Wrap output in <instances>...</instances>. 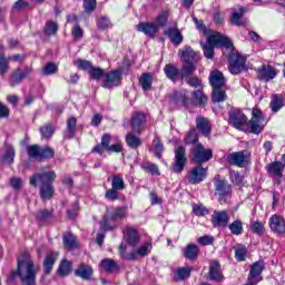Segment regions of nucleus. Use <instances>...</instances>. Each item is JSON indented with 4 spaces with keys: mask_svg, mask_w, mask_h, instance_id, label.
Returning <instances> with one entry per match:
<instances>
[{
    "mask_svg": "<svg viewBox=\"0 0 285 285\" xmlns=\"http://www.w3.org/2000/svg\"><path fill=\"white\" fill-rule=\"evenodd\" d=\"M10 70V59L6 58V55H0V77L8 75Z\"/></svg>",
    "mask_w": 285,
    "mask_h": 285,
    "instance_id": "nucleus-44",
    "label": "nucleus"
},
{
    "mask_svg": "<svg viewBox=\"0 0 285 285\" xmlns=\"http://www.w3.org/2000/svg\"><path fill=\"white\" fill-rule=\"evenodd\" d=\"M59 70V67H57V65H55V62H48L43 69L42 72L46 76H50V75H56V72Z\"/></svg>",
    "mask_w": 285,
    "mask_h": 285,
    "instance_id": "nucleus-61",
    "label": "nucleus"
},
{
    "mask_svg": "<svg viewBox=\"0 0 285 285\" xmlns=\"http://www.w3.org/2000/svg\"><path fill=\"white\" fill-rule=\"evenodd\" d=\"M246 253H248L246 246L238 245L235 249V258L237 259V262H244V259H246Z\"/></svg>",
    "mask_w": 285,
    "mask_h": 285,
    "instance_id": "nucleus-54",
    "label": "nucleus"
},
{
    "mask_svg": "<svg viewBox=\"0 0 285 285\" xmlns=\"http://www.w3.org/2000/svg\"><path fill=\"white\" fill-rule=\"evenodd\" d=\"M180 59L184 63H197L199 61V57L197 52L193 50L191 47H185L184 49L179 50Z\"/></svg>",
    "mask_w": 285,
    "mask_h": 285,
    "instance_id": "nucleus-20",
    "label": "nucleus"
},
{
    "mask_svg": "<svg viewBox=\"0 0 285 285\" xmlns=\"http://www.w3.org/2000/svg\"><path fill=\"white\" fill-rule=\"evenodd\" d=\"M121 83V71L114 70L105 75V80L102 81V88H115Z\"/></svg>",
    "mask_w": 285,
    "mask_h": 285,
    "instance_id": "nucleus-15",
    "label": "nucleus"
},
{
    "mask_svg": "<svg viewBox=\"0 0 285 285\" xmlns=\"http://www.w3.org/2000/svg\"><path fill=\"white\" fill-rule=\"evenodd\" d=\"M183 255L185 259H189V262H195V259L199 257V247L195 244H189L185 247Z\"/></svg>",
    "mask_w": 285,
    "mask_h": 285,
    "instance_id": "nucleus-28",
    "label": "nucleus"
},
{
    "mask_svg": "<svg viewBox=\"0 0 285 285\" xmlns=\"http://www.w3.org/2000/svg\"><path fill=\"white\" fill-rule=\"evenodd\" d=\"M146 125V115L144 112H135L131 117V127L135 132H141Z\"/></svg>",
    "mask_w": 285,
    "mask_h": 285,
    "instance_id": "nucleus-22",
    "label": "nucleus"
},
{
    "mask_svg": "<svg viewBox=\"0 0 285 285\" xmlns=\"http://www.w3.org/2000/svg\"><path fill=\"white\" fill-rule=\"evenodd\" d=\"M229 220L230 217H228V213L226 210H215L212 215V224L215 228H226Z\"/></svg>",
    "mask_w": 285,
    "mask_h": 285,
    "instance_id": "nucleus-16",
    "label": "nucleus"
},
{
    "mask_svg": "<svg viewBox=\"0 0 285 285\" xmlns=\"http://www.w3.org/2000/svg\"><path fill=\"white\" fill-rule=\"evenodd\" d=\"M264 120V114L258 108H253L252 119L248 121V128L254 135H259L264 127H262V121Z\"/></svg>",
    "mask_w": 285,
    "mask_h": 285,
    "instance_id": "nucleus-12",
    "label": "nucleus"
},
{
    "mask_svg": "<svg viewBox=\"0 0 285 285\" xmlns=\"http://www.w3.org/2000/svg\"><path fill=\"white\" fill-rule=\"evenodd\" d=\"M171 101H174L176 106H184L185 108H187L188 102L190 101V99L188 98V91L183 89L174 92Z\"/></svg>",
    "mask_w": 285,
    "mask_h": 285,
    "instance_id": "nucleus-24",
    "label": "nucleus"
},
{
    "mask_svg": "<svg viewBox=\"0 0 285 285\" xmlns=\"http://www.w3.org/2000/svg\"><path fill=\"white\" fill-rule=\"evenodd\" d=\"M125 239L129 246H137V244H139V233L132 227H127L125 230Z\"/></svg>",
    "mask_w": 285,
    "mask_h": 285,
    "instance_id": "nucleus-26",
    "label": "nucleus"
},
{
    "mask_svg": "<svg viewBox=\"0 0 285 285\" xmlns=\"http://www.w3.org/2000/svg\"><path fill=\"white\" fill-rule=\"evenodd\" d=\"M208 277L212 282H224V274L222 273L219 261H212L209 263Z\"/></svg>",
    "mask_w": 285,
    "mask_h": 285,
    "instance_id": "nucleus-17",
    "label": "nucleus"
},
{
    "mask_svg": "<svg viewBox=\"0 0 285 285\" xmlns=\"http://www.w3.org/2000/svg\"><path fill=\"white\" fill-rule=\"evenodd\" d=\"M57 179V174L55 171H42L33 174L30 179V186L37 187L40 184V197L43 202H48L55 195V187L52 184Z\"/></svg>",
    "mask_w": 285,
    "mask_h": 285,
    "instance_id": "nucleus-1",
    "label": "nucleus"
},
{
    "mask_svg": "<svg viewBox=\"0 0 285 285\" xmlns=\"http://www.w3.org/2000/svg\"><path fill=\"white\" fill-rule=\"evenodd\" d=\"M223 55L227 57L228 70L230 75H242L246 70L247 57L239 53L232 43V48H226Z\"/></svg>",
    "mask_w": 285,
    "mask_h": 285,
    "instance_id": "nucleus-4",
    "label": "nucleus"
},
{
    "mask_svg": "<svg viewBox=\"0 0 285 285\" xmlns=\"http://www.w3.org/2000/svg\"><path fill=\"white\" fill-rule=\"evenodd\" d=\"M104 75H106V70H104L101 68L92 67L89 70V76L91 77V79H95V81H99V79H101V77H104Z\"/></svg>",
    "mask_w": 285,
    "mask_h": 285,
    "instance_id": "nucleus-57",
    "label": "nucleus"
},
{
    "mask_svg": "<svg viewBox=\"0 0 285 285\" xmlns=\"http://www.w3.org/2000/svg\"><path fill=\"white\" fill-rule=\"evenodd\" d=\"M63 244L68 250H71V248H77V238L72 233H67L63 235Z\"/></svg>",
    "mask_w": 285,
    "mask_h": 285,
    "instance_id": "nucleus-45",
    "label": "nucleus"
},
{
    "mask_svg": "<svg viewBox=\"0 0 285 285\" xmlns=\"http://www.w3.org/2000/svg\"><path fill=\"white\" fill-rule=\"evenodd\" d=\"M76 130H77V118L70 117L67 120V132H66L67 139H75Z\"/></svg>",
    "mask_w": 285,
    "mask_h": 285,
    "instance_id": "nucleus-37",
    "label": "nucleus"
},
{
    "mask_svg": "<svg viewBox=\"0 0 285 285\" xmlns=\"http://www.w3.org/2000/svg\"><path fill=\"white\" fill-rule=\"evenodd\" d=\"M227 161L230 166H238L242 168L246 164V151H235L227 156Z\"/></svg>",
    "mask_w": 285,
    "mask_h": 285,
    "instance_id": "nucleus-21",
    "label": "nucleus"
},
{
    "mask_svg": "<svg viewBox=\"0 0 285 285\" xmlns=\"http://www.w3.org/2000/svg\"><path fill=\"white\" fill-rule=\"evenodd\" d=\"M214 186H215V191H216V195L218 196L219 202L226 203L228 202V199H230V195L233 190L230 189V185L226 179L216 178Z\"/></svg>",
    "mask_w": 285,
    "mask_h": 285,
    "instance_id": "nucleus-8",
    "label": "nucleus"
},
{
    "mask_svg": "<svg viewBox=\"0 0 285 285\" xmlns=\"http://www.w3.org/2000/svg\"><path fill=\"white\" fill-rule=\"evenodd\" d=\"M209 83L214 89L224 88L226 80L224 79V73L220 71H212L209 75Z\"/></svg>",
    "mask_w": 285,
    "mask_h": 285,
    "instance_id": "nucleus-23",
    "label": "nucleus"
},
{
    "mask_svg": "<svg viewBox=\"0 0 285 285\" xmlns=\"http://www.w3.org/2000/svg\"><path fill=\"white\" fill-rule=\"evenodd\" d=\"M230 126H234L237 130H245L246 124H248V118H246V115L242 112L239 109H233L229 111V119H228Z\"/></svg>",
    "mask_w": 285,
    "mask_h": 285,
    "instance_id": "nucleus-11",
    "label": "nucleus"
},
{
    "mask_svg": "<svg viewBox=\"0 0 285 285\" xmlns=\"http://www.w3.org/2000/svg\"><path fill=\"white\" fill-rule=\"evenodd\" d=\"M210 159H213V149H206L202 144H197L191 149V161L194 164L202 166V164H206Z\"/></svg>",
    "mask_w": 285,
    "mask_h": 285,
    "instance_id": "nucleus-6",
    "label": "nucleus"
},
{
    "mask_svg": "<svg viewBox=\"0 0 285 285\" xmlns=\"http://www.w3.org/2000/svg\"><path fill=\"white\" fill-rule=\"evenodd\" d=\"M197 141H199V138L197 137V131L195 130L189 131L185 137V144L187 145L197 144Z\"/></svg>",
    "mask_w": 285,
    "mask_h": 285,
    "instance_id": "nucleus-63",
    "label": "nucleus"
},
{
    "mask_svg": "<svg viewBox=\"0 0 285 285\" xmlns=\"http://www.w3.org/2000/svg\"><path fill=\"white\" fill-rule=\"evenodd\" d=\"M229 179L232 181V184H236V186H239V184H242V181H244V176L239 175V171L229 170Z\"/></svg>",
    "mask_w": 285,
    "mask_h": 285,
    "instance_id": "nucleus-59",
    "label": "nucleus"
},
{
    "mask_svg": "<svg viewBox=\"0 0 285 285\" xmlns=\"http://www.w3.org/2000/svg\"><path fill=\"white\" fill-rule=\"evenodd\" d=\"M111 188L115 190H125L126 184L124 183V177L121 175H115L111 178Z\"/></svg>",
    "mask_w": 285,
    "mask_h": 285,
    "instance_id": "nucleus-43",
    "label": "nucleus"
},
{
    "mask_svg": "<svg viewBox=\"0 0 285 285\" xmlns=\"http://www.w3.org/2000/svg\"><path fill=\"white\" fill-rule=\"evenodd\" d=\"M212 100L213 104H222V101H226V91L222 89H214Z\"/></svg>",
    "mask_w": 285,
    "mask_h": 285,
    "instance_id": "nucleus-49",
    "label": "nucleus"
},
{
    "mask_svg": "<svg viewBox=\"0 0 285 285\" xmlns=\"http://www.w3.org/2000/svg\"><path fill=\"white\" fill-rule=\"evenodd\" d=\"M32 75L31 67H24L23 69L17 68L13 69L9 76V86L14 88L16 86H20L23 82V79L30 77Z\"/></svg>",
    "mask_w": 285,
    "mask_h": 285,
    "instance_id": "nucleus-7",
    "label": "nucleus"
},
{
    "mask_svg": "<svg viewBox=\"0 0 285 285\" xmlns=\"http://www.w3.org/2000/svg\"><path fill=\"white\" fill-rule=\"evenodd\" d=\"M100 268L106 271V273H117L119 271V265L114 259L105 258L100 263Z\"/></svg>",
    "mask_w": 285,
    "mask_h": 285,
    "instance_id": "nucleus-33",
    "label": "nucleus"
},
{
    "mask_svg": "<svg viewBox=\"0 0 285 285\" xmlns=\"http://www.w3.org/2000/svg\"><path fill=\"white\" fill-rule=\"evenodd\" d=\"M126 142L129 148H139V146H141V139L135 136V134H128L126 136Z\"/></svg>",
    "mask_w": 285,
    "mask_h": 285,
    "instance_id": "nucleus-48",
    "label": "nucleus"
},
{
    "mask_svg": "<svg viewBox=\"0 0 285 285\" xmlns=\"http://www.w3.org/2000/svg\"><path fill=\"white\" fill-rule=\"evenodd\" d=\"M244 12H246V10L244 9V7H240L239 12H234L232 14L230 23L233 26H244V22H242V18L244 17Z\"/></svg>",
    "mask_w": 285,
    "mask_h": 285,
    "instance_id": "nucleus-46",
    "label": "nucleus"
},
{
    "mask_svg": "<svg viewBox=\"0 0 285 285\" xmlns=\"http://www.w3.org/2000/svg\"><path fill=\"white\" fill-rule=\"evenodd\" d=\"M124 217H126V208L124 207L108 208L107 207V213L105 214V217L100 223V226L102 230H112V228H115V225H110V222H117V219H124Z\"/></svg>",
    "mask_w": 285,
    "mask_h": 285,
    "instance_id": "nucleus-5",
    "label": "nucleus"
},
{
    "mask_svg": "<svg viewBox=\"0 0 285 285\" xmlns=\"http://www.w3.org/2000/svg\"><path fill=\"white\" fill-rule=\"evenodd\" d=\"M228 228L232 235L239 236L244 233V223L240 219L234 220L232 224L228 225Z\"/></svg>",
    "mask_w": 285,
    "mask_h": 285,
    "instance_id": "nucleus-40",
    "label": "nucleus"
},
{
    "mask_svg": "<svg viewBox=\"0 0 285 285\" xmlns=\"http://www.w3.org/2000/svg\"><path fill=\"white\" fill-rule=\"evenodd\" d=\"M139 83L145 92L150 90L153 88V75L142 73L139 78Z\"/></svg>",
    "mask_w": 285,
    "mask_h": 285,
    "instance_id": "nucleus-39",
    "label": "nucleus"
},
{
    "mask_svg": "<svg viewBox=\"0 0 285 285\" xmlns=\"http://www.w3.org/2000/svg\"><path fill=\"white\" fill-rule=\"evenodd\" d=\"M195 70H197V63L196 62H184V65L180 68V77L181 79H186L195 73Z\"/></svg>",
    "mask_w": 285,
    "mask_h": 285,
    "instance_id": "nucleus-32",
    "label": "nucleus"
},
{
    "mask_svg": "<svg viewBox=\"0 0 285 285\" xmlns=\"http://www.w3.org/2000/svg\"><path fill=\"white\" fill-rule=\"evenodd\" d=\"M39 130L42 139H51L52 135H55V127L50 124L40 127Z\"/></svg>",
    "mask_w": 285,
    "mask_h": 285,
    "instance_id": "nucleus-47",
    "label": "nucleus"
},
{
    "mask_svg": "<svg viewBox=\"0 0 285 285\" xmlns=\"http://www.w3.org/2000/svg\"><path fill=\"white\" fill-rule=\"evenodd\" d=\"M269 228L273 233H277V235H284L285 233V220L279 215H273L269 218Z\"/></svg>",
    "mask_w": 285,
    "mask_h": 285,
    "instance_id": "nucleus-19",
    "label": "nucleus"
},
{
    "mask_svg": "<svg viewBox=\"0 0 285 285\" xmlns=\"http://www.w3.org/2000/svg\"><path fill=\"white\" fill-rule=\"evenodd\" d=\"M200 46L206 59H213V57H215V48L220 46L226 50V48H233V42L230 39H228V37L219 33L218 31H212L207 36L206 43L200 42Z\"/></svg>",
    "mask_w": 285,
    "mask_h": 285,
    "instance_id": "nucleus-3",
    "label": "nucleus"
},
{
    "mask_svg": "<svg viewBox=\"0 0 285 285\" xmlns=\"http://www.w3.org/2000/svg\"><path fill=\"white\" fill-rule=\"evenodd\" d=\"M206 101H208V98L204 96L202 90H196L191 94V104H194V106H204Z\"/></svg>",
    "mask_w": 285,
    "mask_h": 285,
    "instance_id": "nucleus-38",
    "label": "nucleus"
},
{
    "mask_svg": "<svg viewBox=\"0 0 285 285\" xmlns=\"http://www.w3.org/2000/svg\"><path fill=\"white\" fill-rule=\"evenodd\" d=\"M164 72H165L166 77L169 78L170 81H173L174 83L177 82L179 75H181V71L179 70V68H177L173 63L166 65L164 68Z\"/></svg>",
    "mask_w": 285,
    "mask_h": 285,
    "instance_id": "nucleus-31",
    "label": "nucleus"
},
{
    "mask_svg": "<svg viewBox=\"0 0 285 285\" xmlns=\"http://www.w3.org/2000/svg\"><path fill=\"white\" fill-rule=\"evenodd\" d=\"M166 23H168V14L166 12H163L156 18L155 26L157 27V30H159L160 28H164Z\"/></svg>",
    "mask_w": 285,
    "mask_h": 285,
    "instance_id": "nucleus-62",
    "label": "nucleus"
},
{
    "mask_svg": "<svg viewBox=\"0 0 285 285\" xmlns=\"http://www.w3.org/2000/svg\"><path fill=\"white\" fill-rule=\"evenodd\" d=\"M76 277L88 281L92 277V267L90 265L80 264L79 267L75 271Z\"/></svg>",
    "mask_w": 285,
    "mask_h": 285,
    "instance_id": "nucleus-30",
    "label": "nucleus"
},
{
    "mask_svg": "<svg viewBox=\"0 0 285 285\" xmlns=\"http://www.w3.org/2000/svg\"><path fill=\"white\" fill-rule=\"evenodd\" d=\"M141 168L145 173H150V175H159V167L156 164L149 161L142 163Z\"/></svg>",
    "mask_w": 285,
    "mask_h": 285,
    "instance_id": "nucleus-51",
    "label": "nucleus"
},
{
    "mask_svg": "<svg viewBox=\"0 0 285 285\" xmlns=\"http://www.w3.org/2000/svg\"><path fill=\"white\" fill-rule=\"evenodd\" d=\"M136 30L146 35L149 39H155V35L159 31L157 26H155V22H140L136 26Z\"/></svg>",
    "mask_w": 285,
    "mask_h": 285,
    "instance_id": "nucleus-18",
    "label": "nucleus"
},
{
    "mask_svg": "<svg viewBox=\"0 0 285 285\" xmlns=\"http://www.w3.org/2000/svg\"><path fill=\"white\" fill-rule=\"evenodd\" d=\"M59 254L57 253H48L43 259V272L45 275H50L52 273V268L57 262V257Z\"/></svg>",
    "mask_w": 285,
    "mask_h": 285,
    "instance_id": "nucleus-25",
    "label": "nucleus"
},
{
    "mask_svg": "<svg viewBox=\"0 0 285 285\" xmlns=\"http://www.w3.org/2000/svg\"><path fill=\"white\" fill-rule=\"evenodd\" d=\"M29 159H40L41 148L38 145H31L28 147Z\"/></svg>",
    "mask_w": 285,
    "mask_h": 285,
    "instance_id": "nucleus-50",
    "label": "nucleus"
},
{
    "mask_svg": "<svg viewBox=\"0 0 285 285\" xmlns=\"http://www.w3.org/2000/svg\"><path fill=\"white\" fill-rule=\"evenodd\" d=\"M14 157H16L14 146L9 144L8 141H4V154L2 156V161L9 165L14 164Z\"/></svg>",
    "mask_w": 285,
    "mask_h": 285,
    "instance_id": "nucleus-29",
    "label": "nucleus"
},
{
    "mask_svg": "<svg viewBox=\"0 0 285 285\" xmlns=\"http://www.w3.org/2000/svg\"><path fill=\"white\" fill-rule=\"evenodd\" d=\"M277 77V71L272 66H263L259 71V79L262 81H271Z\"/></svg>",
    "mask_w": 285,
    "mask_h": 285,
    "instance_id": "nucleus-27",
    "label": "nucleus"
},
{
    "mask_svg": "<svg viewBox=\"0 0 285 285\" xmlns=\"http://www.w3.org/2000/svg\"><path fill=\"white\" fill-rule=\"evenodd\" d=\"M70 273H72V263L63 259L58 267V275H60V277H68Z\"/></svg>",
    "mask_w": 285,
    "mask_h": 285,
    "instance_id": "nucleus-36",
    "label": "nucleus"
},
{
    "mask_svg": "<svg viewBox=\"0 0 285 285\" xmlns=\"http://www.w3.org/2000/svg\"><path fill=\"white\" fill-rule=\"evenodd\" d=\"M250 226H252V232L255 234V235H258V236H262L264 235V224H262L259 220H254L250 223Z\"/></svg>",
    "mask_w": 285,
    "mask_h": 285,
    "instance_id": "nucleus-60",
    "label": "nucleus"
},
{
    "mask_svg": "<svg viewBox=\"0 0 285 285\" xmlns=\"http://www.w3.org/2000/svg\"><path fill=\"white\" fill-rule=\"evenodd\" d=\"M266 268V264H264V261H257L255 262L249 269L248 274V282H256L259 284L262 282V273H264V269Z\"/></svg>",
    "mask_w": 285,
    "mask_h": 285,
    "instance_id": "nucleus-14",
    "label": "nucleus"
},
{
    "mask_svg": "<svg viewBox=\"0 0 285 285\" xmlns=\"http://www.w3.org/2000/svg\"><path fill=\"white\" fill-rule=\"evenodd\" d=\"M37 222H40L41 224H47V222H50L52 219V212L48 209H40L36 214Z\"/></svg>",
    "mask_w": 285,
    "mask_h": 285,
    "instance_id": "nucleus-42",
    "label": "nucleus"
},
{
    "mask_svg": "<svg viewBox=\"0 0 285 285\" xmlns=\"http://www.w3.org/2000/svg\"><path fill=\"white\" fill-rule=\"evenodd\" d=\"M83 9L87 14H91L97 10V0H83Z\"/></svg>",
    "mask_w": 285,
    "mask_h": 285,
    "instance_id": "nucleus-58",
    "label": "nucleus"
},
{
    "mask_svg": "<svg viewBox=\"0 0 285 285\" xmlns=\"http://www.w3.org/2000/svg\"><path fill=\"white\" fill-rule=\"evenodd\" d=\"M57 30H59V26L57 22L48 21L45 27V33L48 35V37H52V35H57Z\"/></svg>",
    "mask_w": 285,
    "mask_h": 285,
    "instance_id": "nucleus-55",
    "label": "nucleus"
},
{
    "mask_svg": "<svg viewBox=\"0 0 285 285\" xmlns=\"http://www.w3.org/2000/svg\"><path fill=\"white\" fill-rule=\"evenodd\" d=\"M284 161H274L266 166L268 176L274 179V184H277V186H279V180L284 178Z\"/></svg>",
    "mask_w": 285,
    "mask_h": 285,
    "instance_id": "nucleus-10",
    "label": "nucleus"
},
{
    "mask_svg": "<svg viewBox=\"0 0 285 285\" xmlns=\"http://www.w3.org/2000/svg\"><path fill=\"white\" fill-rule=\"evenodd\" d=\"M97 27L99 30H108V28L112 27V23L110 22V18L102 16L97 20Z\"/></svg>",
    "mask_w": 285,
    "mask_h": 285,
    "instance_id": "nucleus-53",
    "label": "nucleus"
},
{
    "mask_svg": "<svg viewBox=\"0 0 285 285\" xmlns=\"http://www.w3.org/2000/svg\"><path fill=\"white\" fill-rule=\"evenodd\" d=\"M269 108L274 112H279V110L284 108V98H282L277 94L272 95V101L269 104Z\"/></svg>",
    "mask_w": 285,
    "mask_h": 285,
    "instance_id": "nucleus-35",
    "label": "nucleus"
},
{
    "mask_svg": "<svg viewBox=\"0 0 285 285\" xmlns=\"http://www.w3.org/2000/svg\"><path fill=\"white\" fill-rule=\"evenodd\" d=\"M166 35H168L171 43H175V46H179V43L184 41V36H181V32L176 29H169L166 31Z\"/></svg>",
    "mask_w": 285,
    "mask_h": 285,
    "instance_id": "nucleus-41",
    "label": "nucleus"
},
{
    "mask_svg": "<svg viewBox=\"0 0 285 285\" xmlns=\"http://www.w3.org/2000/svg\"><path fill=\"white\" fill-rule=\"evenodd\" d=\"M193 271V268L190 267H181L177 269V277L178 279H186L188 277H190V272Z\"/></svg>",
    "mask_w": 285,
    "mask_h": 285,
    "instance_id": "nucleus-64",
    "label": "nucleus"
},
{
    "mask_svg": "<svg viewBox=\"0 0 285 285\" xmlns=\"http://www.w3.org/2000/svg\"><path fill=\"white\" fill-rule=\"evenodd\" d=\"M207 175H208V169L204 168L202 165H198L189 171L188 181L189 184H193V185L202 184V181L206 179Z\"/></svg>",
    "mask_w": 285,
    "mask_h": 285,
    "instance_id": "nucleus-13",
    "label": "nucleus"
},
{
    "mask_svg": "<svg viewBox=\"0 0 285 285\" xmlns=\"http://www.w3.org/2000/svg\"><path fill=\"white\" fill-rule=\"evenodd\" d=\"M18 276L22 285H35L37 282V268L30 255L22 254L18 258Z\"/></svg>",
    "mask_w": 285,
    "mask_h": 285,
    "instance_id": "nucleus-2",
    "label": "nucleus"
},
{
    "mask_svg": "<svg viewBox=\"0 0 285 285\" xmlns=\"http://www.w3.org/2000/svg\"><path fill=\"white\" fill-rule=\"evenodd\" d=\"M55 157V149L52 147L40 148V159H52Z\"/></svg>",
    "mask_w": 285,
    "mask_h": 285,
    "instance_id": "nucleus-56",
    "label": "nucleus"
},
{
    "mask_svg": "<svg viewBox=\"0 0 285 285\" xmlns=\"http://www.w3.org/2000/svg\"><path fill=\"white\" fill-rule=\"evenodd\" d=\"M153 146L155 148V157H157V159H161V155L164 154V144L159 138H155L153 140Z\"/></svg>",
    "mask_w": 285,
    "mask_h": 285,
    "instance_id": "nucleus-52",
    "label": "nucleus"
},
{
    "mask_svg": "<svg viewBox=\"0 0 285 285\" xmlns=\"http://www.w3.org/2000/svg\"><path fill=\"white\" fill-rule=\"evenodd\" d=\"M174 163H173V170L174 173H183L184 168H186V147L177 146L174 149Z\"/></svg>",
    "mask_w": 285,
    "mask_h": 285,
    "instance_id": "nucleus-9",
    "label": "nucleus"
},
{
    "mask_svg": "<svg viewBox=\"0 0 285 285\" xmlns=\"http://www.w3.org/2000/svg\"><path fill=\"white\" fill-rule=\"evenodd\" d=\"M197 129L203 132L204 137H210V122L206 118L196 119Z\"/></svg>",
    "mask_w": 285,
    "mask_h": 285,
    "instance_id": "nucleus-34",
    "label": "nucleus"
}]
</instances>
